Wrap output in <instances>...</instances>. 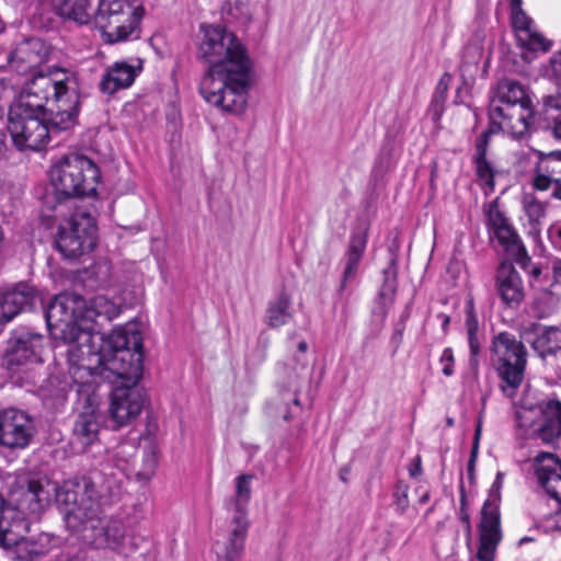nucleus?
I'll use <instances>...</instances> for the list:
<instances>
[{
  "instance_id": "obj_1",
  "label": "nucleus",
  "mask_w": 561,
  "mask_h": 561,
  "mask_svg": "<svg viewBox=\"0 0 561 561\" xmlns=\"http://www.w3.org/2000/svg\"><path fill=\"white\" fill-rule=\"evenodd\" d=\"M84 298L76 294L57 295L45 311L47 328L53 339L67 345L69 374L75 382L90 383L93 376L106 371L135 385L142 373V339L134 328L114 330L99 352H93L90 327H82L79 316Z\"/></svg>"
},
{
  "instance_id": "obj_2",
  "label": "nucleus",
  "mask_w": 561,
  "mask_h": 561,
  "mask_svg": "<svg viewBox=\"0 0 561 561\" xmlns=\"http://www.w3.org/2000/svg\"><path fill=\"white\" fill-rule=\"evenodd\" d=\"M199 55L209 68L199 91L206 102L240 115L248 105L252 60L241 41L219 25L203 26Z\"/></svg>"
},
{
  "instance_id": "obj_3",
  "label": "nucleus",
  "mask_w": 561,
  "mask_h": 561,
  "mask_svg": "<svg viewBox=\"0 0 561 561\" xmlns=\"http://www.w3.org/2000/svg\"><path fill=\"white\" fill-rule=\"evenodd\" d=\"M79 79L76 72L56 69L38 73L24 84L18 102L9 111L48 116L53 128L68 130L77 123Z\"/></svg>"
},
{
  "instance_id": "obj_4",
  "label": "nucleus",
  "mask_w": 561,
  "mask_h": 561,
  "mask_svg": "<svg viewBox=\"0 0 561 561\" xmlns=\"http://www.w3.org/2000/svg\"><path fill=\"white\" fill-rule=\"evenodd\" d=\"M123 477L121 470H103L93 478L66 481L57 493V504L61 507L67 526L78 529L92 520L102 506L118 501L123 493Z\"/></svg>"
},
{
  "instance_id": "obj_5",
  "label": "nucleus",
  "mask_w": 561,
  "mask_h": 561,
  "mask_svg": "<svg viewBox=\"0 0 561 561\" xmlns=\"http://www.w3.org/2000/svg\"><path fill=\"white\" fill-rule=\"evenodd\" d=\"M145 9L139 0H98L94 22L108 44L140 37Z\"/></svg>"
},
{
  "instance_id": "obj_6",
  "label": "nucleus",
  "mask_w": 561,
  "mask_h": 561,
  "mask_svg": "<svg viewBox=\"0 0 561 561\" xmlns=\"http://www.w3.org/2000/svg\"><path fill=\"white\" fill-rule=\"evenodd\" d=\"M50 183L57 202L88 195L95 191L99 170L92 160L70 153L60 158L50 169Z\"/></svg>"
},
{
  "instance_id": "obj_7",
  "label": "nucleus",
  "mask_w": 561,
  "mask_h": 561,
  "mask_svg": "<svg viewBox=\"0 0 561 561\" xmlns=\"http://www.w3.org/2000/svg\"><path fill=\"white\" fill-rule=\"evenodd\" d=\"M27 530L28 523L22 511L7 503L0 495V546L14 547L20 560L34 561L49 551L51 537L45 533L25 537Z\"/></svg>"
},
{
  "instance_id": "obj_8",
  "label": "nucleus",
  "mask_w": 561,
  "mask_h": 561,
  "mask_svg": "<svg viewBox=\"0 0 561 561\" xmlns=\"http://www.w3.org/2000/svg\"><path fill=\"white\" fill-rule=\"evenodd\" d=\"M492 351L502 380L501 390L513 398L524 379L526 348L514 335L502 332L494 337Z\"/></svg>"
},
{
  "instance_id": "obj_9",
  "label": "nucleus",
  "mask_w": 561,
  "mask_h": 561,
  "mask_svg": "<svg viewBox=\"0 0 561 561\" xmlns=\"http://www.w3.org/2000/svg\"><path fill=\"white\" fill-rule=\"evenodd\" d=\"M55 243L65 259H77L92 251L96 244V224L91 213L77 208L59 225Z\"/></svg>"
},
{
  "instance_id": "obj_10",
  "label": "nucleus",
  "mask_w": 561,
  "mask_h": 561,
  "mask_svg": "<svg viewBox=\"0 0 561 561\" xmlns=\"http://www.w3.org/2000/svg\"><path fill=\"white\" fill-rule=\"evenodd\" d=\"M8 130L19 149L34 151L41 150L51 134L61 131L53 128L48 116L22 111H9Z\"/></svg>"
},
{
  "instance_id": "obj_11",
  "label": "nucleus",
  "mask_w": 561,
  "mask_h": 561,
  "mask_svg": "<svg viewBox=\"0 0 561 561\" xmlns=\"http://www.w3.org/2000/svg\"><path fill=\"white\" fill-rule=\"evenodd\" d=\"M45 339L37 333L25 332L12 336L2 355V366L11 373H19L34 365L43 364Z\"/></svg>"
},
{
  "instance_id": "obj_12",
  "label": "nucleus",
  "mask_w": 561,
  "mask_h": 561,
  "mask_svg": "<svg viewBox=\"0 0 561 561\" xmlns=\"http://www.w3.org/2000/svg\"><path fill=\"white\" fill-rule=\"evenodd\" d=\"M535 416L542 421L535 430L537 437L545 444L559 447L561 445V402L548 401L537 408H520L516 417L520 427L529 428L535 424Z\"/></svg>"
},
{
  "instance_id": "obj_13",
  "label": "nucleus",
  "mask_w": 561,
  "mask_h": 561,
  "mask_svg": "<svg viewBox=\"0 0 561 561\" xmlns=\"http://www.w3.org/2000/svg\"><path fill=\"white\" fill-rule=\"evenodd\" d=\"M34 434L32 419L18 409L0 410V445L10 449L26 447Z\"/></svg>"
},
{
  "instance_id": "obj_14",
  "label": "nucleus",
  "mask_w": 561,
  "mask_h": 561,
  "mask_svg": "<svg viewBox=\"0 0 561 561\" xmlns=\"http://www.w3.org/2000/svg\"><path fill=\"white\" fill-rule=\"evenodd\" d=\"M145 403L144 394L136 387H116L111 394L108 414L113 428L126 426L140 414Z\"/></svg>"
},
{
  "instance_id": "obj_15",
  "label": "nucleus",
  "mask_w": 561,
  "mask_h": 561,
  "mask_svg": "<svg viewBox=\"0 0 561 561\" xmlns=\"http://www.w3.org/2000/svg\"><path fill=\"white\" fill-rule=\"evenodd\" d=\"M488 225L491 238H495L499 241L507 255L525 266L530 260L526 249L516 231L507 222V219L495 204H491L489 207Z\"/></svg>"
},
{
  "instance_id": "obj_16",
  "label": "nucleus",
  "mask_w": 561,
  "mask_h": 561,
  "mask_svg": "<svg viewBox=\"0 0 561 561\" xmlns=\"http://www.w3.org/2000/svg\"><path fill=\"white\" fill-rule=\"evenodd\" d=\"M523 105H533L523 84L515 80L505 79L497 83L490 99L489 111H494L496 117L505 114H519V119L526 111Z\"/></svg>"
},
{
  "instance_id": "obj_17",
  "label": "nucleus",
  "mask_w": 561,
  "mask_h": 561,
  "mask_svg": "<svg viewBox=\"0 0 561 561\" xmlns=\"http://www.w3.org/2000/svg\"><path fill=\"white\" fill-rule=\"evenodd\" d=\"M79 320L81 321L82 327H90L93 335V352H98L95 348V342L101 341L104 344V341L107 339H103L100 335V329L104 322H110L114 318H116L121 309L119 307L103 295L95 296L90 300L84 299V307L80 308Z\"/></svg>"
},
{
  "instance_id": "obj_18",
  "label": "nucleus",
  "mask_w": 561,
  "mask_h": 561,
  "mask_svg": "<svg viewBox=\"0 0 561 561\" xmlns=\"http://www.w3.org/2000/svg\"><path fill=\"white\" fill-rule=\"evenodd\" d=\"M252 474H241L236 479V494L229 503L231 512V527L228 537L245 540L250 522L248 519V504L251 497Z\"/></svg>"
},
{
  "instance_id": "obj_19",
  "label": "nucleus",
  "mask_w": 561,
  "mask_h": 561,
  "mask_svg": "<svg viewBox=\"0 0 561 561\" xmlns=\"http://www.w3.org/2000/svg\"><path fill=\"white\" fill-rule=\"evenodd\" d=\"M501 539L502 533L499 508L486 501L483 505L479 524L478 560L493 561Z\"/></svg>"
},
{
  "instance_id": "obj_20",
  "label": "nucleus",
  "mask_w": 561,
  "mask_h": 561,
  "mask_svg": "<svg viewBox=\"0 0 561 561\" xmlns=\"http://www.w3.org/2000/svg\"><path fill=\"white\" fill-rule=\"evenodd\" d=\"M60 486L48 479H31L25 485H21L15 494L19 496V506L30 514H41L51 502L53 495L57 500Z\"/></svg>"
},
{
  "instance_id": "obj_21",
  "label": "nucleus",
  "mask_w": 561,
  "mask_h": 561,
  "mask_svg": "<svg viewBox=\"0 0 561 561\" xmlns=\"http://www.w3.org/2000/svg\"><path fill=\"white\" fill-rule=\"evenodd\" d=\"M49 48L39 38H28L20 43L10 56L11 67L21 75L34 72L47 61Z\"/></svg>"
},
{
  "instance_id": "obj_22",
  "label": "nucleus",
  "mask_w": 561,
  "mask_h": 561,
  "mask_svg": "<svg viewBox=\"0 0 561 561\" xmlns=\"http://www.w3.org/2000/svg\"><path fill=\"white\" fill-rule=\"evenodd\" d=\"M538 483L546 493L561 505V461L550 453H540L534 460ZM561 520V512L557 514Z\"/></svg>"
},
{
  "instance_id": "obj_23",
  "label": "nucleus",
  "mask_w": 561,
  "mask_h": 561,
  "mask_svg": "<svg viewBox=\"0 0 561 561\" xmlns=\"http://www.w3.org/2000/svg\"><path fill=\"white\" fill-rule=\"evenodd\" d=\"M36 298L32 286L20 283L0 297V323H7L20 312L30 309Z\"/></svg>"
},
{
  "instance_id": "obj_24",
  "label": "nucleus",
  "mask_w": 561,
  "mask_h": 561,
  "mask_svg": "<svg viewBox=\"0 0 561 561\" xmlns=\"http://www.w3.org/2000/svg\"><path fill=\"white\" fill-rule=\"evenodd\" d=\"M523 108L526 113L523 114L520 121L519 114L515 112L496 117L494 111H489L491 131L502 130L515 139L526 137L534 124V108L533 105H523Z\"/></svg>"
},
{
  "instance_id": "obj_25",
  "label": "nucleus",
  "mask_w": 561,
  "mask_h": 561,
  "mask_svg": "<svg viewBox=\"0 0 561 561\" xmlns=\"http://www.w3.org/2000/svg\"><path fill=\"white\" fill-rule=\"evenodd\" d=\"M512 24L515 30L516 39L522 47H526L529 50H548L550 48V44L537 31L533 19L523 9H517L512 13Z\"/></svg>"
},
{
  "instance_id": "obj_26",
  "label": "nucleus",
  "mask_w": 561,
  "mask_h": 561,
  "mask_svg": "<svg viewBox=\"0 0 561 561\" xmlns=\"http://www.w3.org/2000/svg\"><path fill=\"white\" fill-rule=\"evenodd\" d=\"M100 426L98 407L93 403H89L75 422L72 428L75 440L80 444L82 448H85L98 439Z\"/></svg>"
},
{
  "instance_id": "obj_27",
  "label": "nucleus",
  "mask_w": 561,
  "mask_h": 561,
  "mask_svg": "<svg viewBox=\"0 0 561 561\" xmlns=\"http://www.w3.org/2000/svg\"><path fill=\"white\" fill-rule=\"evenodd\" d=\"M366 244L367 233L365 230H358L352 234L346 253L345 267L337 289V294L340 296H343V293L346 290L348 283L355 279L358 264L365 252Z\"/></svg>"
},
{
  "instance_id": "obj_28",
  "label": "nucleus",
  "mask_w": 561,
  "mask_h": 561,
  "mask_svg": "<svg viewBox=\"0 0 561 561\" xmlns=\"http://www.w3.org/2000/svg\"><path fill=\"white\" fill-rule=\"evenodd\" d=\"M554 183H561V151L541 154L535 168L536 190L547 191Z\"/></svg>"
},
{
  "instance_id": "obj_29",
  "label": "nucleus",
  "mask_w": 561,
  "mask_h": 561,
  "mask_svg": "<svg viewBox=\"0 0 561 561\" xmlns=\"http://www.w3.org/2000/svg\"><path fill=\"white\" fill-rule=\"evenodd\" d=\"M497 291L507 306H517L524 299L520 275L512 266L502 264L497 272Z\"/></svg>"
},
{
  "instance_id": "obj_30",
  "label": "nucleus",
  "mask_w": 561,
  "mask_h": 561,
  "mask_svg": "<svg viewBox=\"0 0 561 561\" xmlns=\"http://www.w3.org/2000/svg\"><path fill=\"white\" fill-rule=\"evenodd\" d=\"M137 76V70L131 65L119 61L114 64L103 76L100 88L105 93H114L119 89L131 85Z\"/></svg>"
},
{
  "instance_id": "obj_31",
  "label": "nucleus",
  "mask_w": 561,
  "mask_h": 561,
  "mask_svg": "<svg viewBox=\"0 0 561 561\" xmlns=\"http://www.w3.org/2000/svg\"><path fill=\"white\" fill-rule=\"evenodd\" d=\"M293 317L291 297L287 293L282 291L277 297L268 301L265 311V323L270 328H280L289 323Z\"/></svg>"
},
{
  "instance_id": "obj_32",
  "label": "nucleus",
  "mask_w": 561,
  "mask_h": 561,
  "mask_svg": "<svg viewBox=\"0 0 561 561\" xmlns=\"http://www.w3.org/2000/svg\"><path fill=\"white\" fill-rule=\"evenodd\" d=\"M92 0H57L55 8L59 16L80 24L90 21Z\"/></svg>"
},
{
  "instance_id": "obj_33",
  "label": "nucleus",
  "mask_w": 561,
  "mask_h": 561,
  "mask_svg": "<svg viewBox=\"0 0 561 561\" xmlns=\"http://www.w3.org/2000/svg\"><path fill=\"white\" fill-rule=\"evenodd\" d=\"M126 536V527L122 520L111 519L100 530L99 541L114 551L122 552Z\"/></svg>"
},
{
  "instance_id": "obj_34",
  "label": "nucleus",
  "mask_w": 561,
  "mask_h": 561,
  "mask_svg": "<svg viewBox=\"0 0 561 561\" xmlns=\"http://www.w3.org/2000/svg\"><path fill=\"white\" fill-rule=\"evenodd\" d=\"M533 348L542 358L561 351V329L556 327L545 328L533 341Z\"/></svg>"
},
{
  "instance_id": "obj_35",
  "label": "nucleus",
  "mask_w": 561,
  "mask_h": 561,
  "mask_svg": "<svg viewBox=\"0 0 561 561\" xmlns=\"http://www.w3.org/2000/svg\"><path fill=\"white\" fill-rule=\"evenodd\" d=\"M245 540L227 537L215 543L217 561H236L243 552Z\"/></svg>"
},
{
  "instance_id": "obj_36",
  "label": "nucleus",
  "mask_w": 561,
  "mask_h": 561,
  "mask_svg": "<svg viewBox=\"0 0 561 561\" xmlns=\"http://www.w3.org/2000/svg\"><path fill=\"white\" fill-rule=\"evenodd\" d=\"M140 461L141 463L139 466L137 462L134 463L136 474L139 480H149L157 467V456L154 450L151 447L144 449Z\"/></svg>"
},
{
  "instance_id": "obj_37",
  "label": "nucleus",
  "mask_w": 561,
  "mask_h": 561,
  "mask_svg": "<svg viewBox=\"0 0 561 561\" xmlns=\"http://www.w3.org/2000/svg\"><path fill=\"white\" fill-rule=\"evenodd\" d=\"M540 113L551 123L552 116H561V93L556 92L541 98Z\"/></svg>"
},
{
  "instance_id": "obj_38",
  "label": "nucleus",
  "mask_w": 561,
  "mask_h": 561,
  "mask_svg": "<svg viewBox=\"0 0 561 561\" xmlns=\"http://www.w3.org/2000/svg\"><path fill=\"white\" fill-rule=\"evenodd\" d=\"M385 275V282L380 289V298L385 302H392L394 294H396V279H397V273L396 270L390 266L383 271Z\"/></svg>"
},
{
  "instance_id": "obj_39",
  "label": "nucleus",
  "mask_w": 561,
  "mask_h": 561,
  "mask_svg": "<svg viewBox=\"0 0 561 561\" xmlns=\"http://www.w3.org/2000/svg\"><path fill=\"white\" fill-rule=\"evenodd\" d=\"M476 173L478 178L490 188L494 186V169L492 164L483 158H474Z\"/></svg>"
},
{
  "instance_id": "obj_40",
  "label": "nucleus",
  "mask_w": 561,
  "mask_h": 561,
  "mask_svg": "<svg viewBox=\"0 0 561 561\" xmlns=\"http://www.w3.org/2000/svg\"><path fill=\"white\" fill-rule=\"evenodd\" d=\"M298 366L302 369L305 367L304 363H299L293 369H289L288 364L280 363L277 366V373L280 378H283L289 387H296L297 380L299 377Z\"/></svg>"
},
{
  "instance_id": "obj_41",
  "label": "nucleus",
  "mask_w": 561,
  "mask_h": 561,
  "mask_svg": "<svg viewBox=\"0 0 561 561\" xmlns=\"http://www.w3.org/2000/svg\"><path fill=\"white\" fill-rule=\"evenodd\" d=\"M549 69L552 81L561 87V50L553 53L550 57Z\"/></svg>"
},
{
  "instance_id": "obj_42",
  "label": "nucleus",
  "mask_w": 561,
  "mask_h": 561,
  "mask_svg": "<svg viewBox=\"0 0 561 561\" xmlns=\"http://www.w3.org/2000/svg\"><path fill=\"white\" fill-rule=\"evenodd\" d=\"M478 319L473 310L472 301H469L466 310V328L468 335L478 334Z\"/></svg>"
},
{
  "instance_id": "obj_43",
  "label": "nucleus",
  "mask_w": 561,
  "mask_h": 561,
  "mask_svg": "<svg viewBox=\"0 0 561 561\" xmlns=\"http://www.w3.org/2000/svg\"><path fill=\"white\" fill-rule=\"evenodd\" d=\"M490 133H492L491 129L488 130V131L482 133L478 137L477 144H476V158H483V157H485Z\"/></svg>"
},
{
  "instance_id": "obj_44",
  "label": "nucleus",
  "mask_w": 561,
  "mask_h": 561,
  "mask_svg": "<svg viewBox=\"0 0 561 561\" xmlns=\"http://www.w3.org/2000/svg\"><path fill=\"white\" fill-rule=\"evenodd\" d=\"M440 360H442V363H444L443 374L445 376H451L454 373V369H453L454 356H453V352L450 348L444 350Z\"/></svg>"
},
{
  "instance_id": "obj_45",
  "label": "nucleus",
  "mask_w": 561,
  "mask_h": 561,
  "mask_svg": "<svg viewBox=\"0 0 561 561\" xmlns=\"http://www.w3.org/2000/svg\"><path fill=\"white\" fill-rule=\"evenodd\" d=\"M468 343H469L470 353H471V364L477 365V363H478L477 357L480 353V341H479L478 334L468 335Z\"/></svg>"
},
{
  "instance_id": "obj_46",
  "label": "nucleus",
  "mask_w": 561,
  "mask_h": 561,
  "mask_svg": "<svg viewBox=\"0 0 561 561\" xmlns=\"http://www.w3.org/2000/svg\"><path fill=\"white\" fill-rule=\"evenodd\" d=\"M549 129L553 138L561 140V115L551 117Z\"/></svg>"
},
{
  "instance_id": "obj_47",
  "label": "nucleus",
  "mask_w": 561,
  "mask_h": 561,
  "mask_svg": "<svg viewBox=\"0 0 561 561\" xmlns=\"http://www.w3.org/2000/svg\"><path fill=\"white\" fill-rule=\"evenodd\" d=\"M548 234L553 242H559L561 244V221L551 225L548 230Z\"/></svg>"
},
{
  "instance_id": "obj_48",
  "label": "nucleus",
  "mask_w": 561,
  "mask_h": 561,
  "mask_svg": "<svg viewBox=\"0 0 561 561\" xmlns=\"http://www.w3.org/2000/svg\"><path fill=\"white\" fill-rule=\"evenodd\" d=\"M9 90L5 87L4 82L0 80V118L3 117L5 113V99L8 98Z\"/></svg>"
},
{
  "instance_id": "obj_49",
  "label": "nucleus",
  "mask_w": 561,
  "mask_h": 561,
  "mask_svg": "<svg viewBox=\"0 0 561 561\" xmlns=\"http://www.w3.org/2000/svg\"><path fill=\"white\" fill-rule=\"evenodd\" d=\"M248 7L244 2L242 1H236L233 4L230 5V14L234 15L236 18H238V12L240 13H245L244 11H247Z\"/></svg>"
},
{
  "instance_id": "obj_50",
  "label": "nucleus",
  "mask_w": 561,
  "mask_h": 561,
  "mask_svg": "<svg viewBox=\"0 0 561 561\" xmlns=\"http://www.w3.org/2000/svg\"><path fill=\"white\" fill-rule=\"evenodd\" d=\"M409 472H410L411 477H417L421 474L422 468H421V458L420 457H416L414 459V462L411 465Z\"/></svg>"
},
{
  "instance_id": "obj_51",
  "label": "nucleus",
  "mask_w": 561,
  "mask_h": 561,
  "mask_svg": "<svg viewBox=\"0 0 561 561\" xmlns=\"http://www.w3.org/2000/svg\"><path fill=\"white\" fill-rule=\"evenodd\" d=\"M554 280L561 284V260H557L552 265Z\"/></svg>"
},
{
  "instance_id": "obj_52",
  "label": "nucleus",
  "mask_w": 561,
  "mask_h": 561,
  "mask_svg": "<svg viewBox=\"0 0 561 561\" xmlns=\"http://www.w3.org/2000/svg\"><path fill=\"white\" fill-rule=\"evenodd\" d=\"M461 520L466 524L468 531H470V518L469 514L465 510V497H461Z\"/></svg>"
},
{
  "instance_id": "obj_53",
  "label": "nucleus",
  "mask_w": 561,
  "mask_h": 561,
  "mask_svg": "<svg viewBox=\"0 0 561 561\" xmlns=\"http://www.w3.org/2000/svg\"><path fill=\"white\" fill-rule=\"evenodd\" d=\"M57 561H84L81 557L79 556H71L69 553H61Z\"/></svg>"
},
{
  "instance_id": "obj_54",
  "label": "nucleus",
  "mask_w": 561,
  "mask_h": 561,
  "mask_svg": "<svg viewBox=\"0 0 561 561\" xmlns=\"http://www.w3.org/2000/svg\"><path fill=\"white\" fill-rule=\"evenodd\" d=\"M552 196L561 201V183H554Z\"/></svg>"
},
{
  "instance_id": "obj_55",
  "label": "nucleus",
  "mask_w": 561,
  "mask_h": 561,
  "mask_svg": "<svg viewBox=\"0 0 561 561\" xmlns=\"http://www.w3.org/2000/svg\"><path fill=\"white\" fill-rule=\"evenodd\" d=\"M282 410H283V413H282V417L285 420V421H289L291 419V415L289 413V410H288V407L287 404H284L280 407Z\"/></svg>"
},
{
  "instance_id": "obj_56",
  "label": "nucleus",
  "mask_w": 561,
  "mask_h": 561,
  "mask_svg": "<svg viewBox=\"0 0 561 561\" xmlns=\"http://www.w3.org/2000/svg\"><path fill=\"white\" fill-rule=\"evenodd\" d=\"M127 449H134V446L131 445H128V444H122L119 447H118V451L117 454L118 455H125Z\"/></svg>"
},
{
  "instance_id": "obj_57",
  "label": "nucleus",
  "mask_w": 561,
  "mask_h": 561,
  "mask_svg": "<svg viewBox=\"0 0 561 561\" xmlns=\"http://www.w3.org/2000/svg\"><path fill=\"white\" fill-rule=\"evenodd\" d=\"M276 404H278V402H277V401H276V402H270V403H268V405H267L268 414H270L271 416H274V417H276V416H277V413H276L275 411H273V408H274V405H276Z\"/></svg>"
},
{
  "instance_id": "obj_58",
  "label": "nucleus",
  "mask_w": 561,
  "mask_h": 561,
  "mask_svg": "<svg viewBox=\"0 0 561 561\" xmlns=\"http://www.w3.org/2000/svg\"><path fill=\"white\" fill-rule=\"evenodd\" d=\"M517 9H522V0H512V13Z\"/></svg>"
},
{
  "instance_id": "obj_59",
  "label": "nucleus",
  "mask_w": 561,
  "mask_h": 561,
  "mask_svg": "<svg viewBox=\"0 0 561 561\" xmlns=\"http://www.w3.org/2000/svg\"><path fill=\"white\" fill-rule=\"evenodd\" d=\"M298 350H299V352H301V353H306V352H307V350H308V344H307V342H305V341L299 342V344H298Z\"/></svg>"
},
{
  "instance_id": "obj_60",
  "label": "nucleus",
  "mask_w": 561,
  "mask_h": 561,
  "mask_svg": "<svg viewBox=\"0 0 561 561\" xmlns=\"http://www.w3.org/2000/svg\"><path fill=\"white\" fill-rule=\"evenodd\" d=\"M531 540H533V538H530V537H524V538H522V539L519 540V542H518V543H519V545H523V543H525V542H529V541H531Z\"/></svg>"
},
{
  "instance_id": "obj_61",
  "label": "nucleus",
  "mask_w": 561,
  "mask_h": 561,
  "mask_svg": "<svg viewBox=\"0 0 561 561\" xmlns=\"http://www.w3.org/2000/svg\"><path fill=\"white\" fill-rule=\"evenodd\" d=\"M446 423H447V425L449 427H451L454 425V419L453 417H447Z\"/></svg>"
},
{
  "instance_id": "obj_62",
  "label": "nucleus",
  "mask_w": 561,
  "mask_h": 561,
  "mask_svg": "<svg viewBox=\"0 0 561 561\" xmlns=\"http://www.w3.org/2000/svg\"><path fill=\"white\" fill-rule=\"evenodd\" d=\"M448 323H449V317L445 316L444 317V321H443V325L446 327Z\"/></svg>"
},
{
  "instance_id": "obj_63",
  "label": "nucleus",
  "mask_w": 561,
  "mask_h": 561,
  "mask_svg": "<svg viewBox=\"0 0 561 561\" xmlns=\"http://www.w3.org/2000/svg\"><path fill=\"white\" fill-rule=\"evenodd\" d=\"M18 2L19 4L24 7L25 4H27L28 0H18Z\"/></svg>"
},
{
  "instance_id": "obj_64",
  "label": "nucleus",
  "mask_w": 561,
  "mask_h": 561,
  "mask_svg": "<svg viewBox=\"0 0 561 561\" xmlns=\"http://www.w3.org/2000/svg\"><path fill=\"white\" fill-rule=\"evenodd\" d=\"M294 403H295L296 405H298V404H299V399H298V397H297V393H296V392H295Z\"/></svg>"
}]
</instances>
